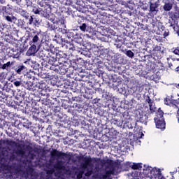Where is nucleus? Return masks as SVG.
Listing matches in <instances>:
<instances>
[{"instance_id": "2", "label": "nucleus", "mask_w": 179, "mask_h": 179, "mask_svg": "<svg viewBox=\"0 0 179 179\" xmlns=\"http://www.w3.org/2000/svg\"><path fill=\"white\" fill-rule=\"evenodd\" d=\"M155 122L156 128L158 129H166V122L164 121V117L163 116V110L159 109L156 117L154 118Z\"/></svg>"}, {"instance_id": "4", "label": "nucleus", "mask_w": 179, "mask_h": 179, "mask_svg": "<svg viewBox=\"0 0 179 179\" xmlns=\"http://www.w3.org/2000/svg\"><path fill=\"white\" fill-rule=\"evenodd\" d=\"M37 52V46L36 45H32L28 50L27 54L29 55H34Z\"/></svg>"}, {"instance_id": "17", "label": "nucleus", "mask_w": 179, "mask_h": 179, "mask_svg": "<svg viewBox=\"0 0 179 179\" xmlns=\"http://www.w3.org/2000/svg\"><path fill=\"white\" fill-rule=\"evenodd\" d=\"M14 85L17 87L20 86V85H22V82L15 81V82H14Z\"/></svg>"}, {"instance_id": "12", "label": "nucleus", "mask_w": 179, "mask_h": 179, "mask_svg": "<svg viewBox=\"0 0 179 179\" xmlns=\"http://www.w3.org/2000/svg\"><path fill=\"white\" fill-rule=\"evenodd\" d=\"M38 41H40V38H38V35H35L34 37H32V43H34V44H37Z\"/></svg>"}, {"instance_id": "16", "label": "nucleus", "mask_w": 179, "mask_h": 179, "mask_svg": "<svg viewBox=\"0 0 179 179\" xmlns=\"http://www.w3.org/2000/svg\"><path fill=\"white\" fill-rule=\"evenodd\" d=\"M32 12H34V13L35 15H39L40 14V10L38 8H34L32 10Z\"/></svg>"}, {"instance_id": "18", "label": "nucleus", "mask_w": 179, "mask_h": 179, "mask_svg": "<svg viewBox=\"0 0 179 179\" xmlns=\"http://www.w3.org/2000/svg\"><path fill=\"white\" fill-rule=\"evenodd\" d=\"M33 20H34V18H33V16H31L29 20V24H33Z\"/></svg>"}, {"instance_id": "19", "label": "nucleus", "mask_w": 179, "mask_h": 179, "mask_svg": "<svg viewBox=\"0 0 179 179\" xmlns=\"http://www.w3.org/2000/svg\"><path fill=\"white\" fill-rule=\"evenodd\" d=\"M173 52L176 54V55H179V50L178 49H175L173 50Z\"/></svg>"}, {"instance_id": "11", "label": "nucleus", "mask_w": 179, "mask_h": 179, "mask_svg": "<svg viewBox=\"0 0 179 179\" xmlns=\"http://www.w3.org/2000/svg\"><path fill=\"white\" fill-rule=\"evenodd\" d=\"M52 156H55L56 157H61V156H62V153L55 150L51 153Z\"/></svg>"}, {"instance_id": "21", "label": "nucleus", "mask_w": 179, "mask_h": 179, "mask_svg": "<svg viewBox=\"0 0 179 179\" xmlns=\"http://www.w3.org/2000/svg\"><path fill=\"white\" fill-rule=\"evenodd\" d=\"M89 164V161H86L85 162V165H84V167H85V169H86V167H87V165Z\"/></svg>"}, {"instance_id": "26", "label": "nucleus", "mask_w": 179, "mask_h": 179, "mask_svg": "<svg viewBox=\"0 0 179 179\" xmlns=\"http://www.w3.org/2000/svg\"><path fill=\"white\" fill-rule=\"evenodd\" d=\"M178 1H179V0H178Z\"/></svg>"}, {"instance_id": "13", "label": "nucleus", "mask_w": 179, "mask_h": 179, "mask_svg": "<svg viewBox=\"0 0 179 179\" xmlns=\"http://www.w3.org/2000/svg\"><path fill=\"white\" fill-rule=\"evenodd\" d=\"M125 55L129 57V58H134V57L135 56V54L133 53V52H131V50H127L125 52Z\"/></svg>"}, {"instance_id": "9", "label": "nucleus", "mask_w": 179, "mask_h": 179, "mask_svg": "<svg viewBox=\"0 0 179 179\" xmlns=\"http://www.w3.org/2000/svg\"><path fill=\"white\" fill-rule=\"evenodd\" d=\"M23 69H24V66H23V65L19 66L17 68L15 69V72H17V73H18V75H20V73H22V71H23Z\"/></svg>"}, {"instance_id": "24", "label": "nucleus", "mask_w": 179, "mask_h": 179, "mask_svg": "<svg viewBox=\"0 0 179 179\" xmlns=\"http://www.w3.org/2000/svg\"><path fill=\"white\" fill-rule=\"evenodd\" d=\"M143 135H144L143 133H142V134H141V136H143Z\"/></svg>"}, {"instance_id": "6", "label": "nucleus", "mask_w": 179, "mask_h": 179, "mask_svg": "<svg viewBox=\"0 0 179 179\" xmlns=\"http://www.w3.org/2000/svg\"><path fill=\"white\" fill-rule=\"evenodd\" d=\"M130 167H131V169H133V170H141L142 169V164L132 163L130 164Z\"/></svg>"}, {"instance_id": "25", "label": "nucleus", "mask_w": 179, "mask_h": 179, "mask_svg": "<svg viewBox=\"0 0 179 179\" xmlns=\"http://www.w3.org/2000/svg\"><path fill=\"white\" fill-rule=\"evenodd\" d=\"M21 0H17V2H20Z\"/></svg>"}, {"instance_id": "15", "label": "nucleus", "mask_w": 179, "mask_h": 179, "mask_svg": "<svg viewBox=\"0 0 179 179\" xmlns=\"http://www.w3.org/2000/svg\"><path fill=\"white\" fill-rule=\"evenodd\" d=\"M164 103L166 106H170V104H171V100H170L169 98H166L164 99Z\"/></svg>"}, {"instance_id": "22", "label": "nucleus", "mask_w": 179, "mask_h": 179, "mask_svg": "<svg viewBox=\"0 0 179 179\" xmlns=\"http://www.w3.org/2000/svg\"><path fill=\"white\" fill-rule=\"evenodd\" d=\"M176 71L179 73V66H178V67L176 69Z\"/></svg>"}, {"instance_id": "20", "label": "nucleus", "mask_w": 179, "mask_h": 179, "mask_svg": "<svg viewBox=\"0 0 179 179\" xmlns=\"http://www.w3.org/2000/svg\"><path fill=\"white\" fill-rule=\"evenodd\" d=\"M169 31H166L164 33V37H167L169 36Z\"/></svg>"}, {"instance_id": "1", "label": "nucleus", "mask_w": 179, "mask_h": 179, "mask_svg": "<svg viewBox=\"0 0 179 179\" xmlns=\"http://www.w3.org/2000/svg\"><path fill=\"white\" fill-rule=\"evenodd\" d=\"M143 172L139 171H135L132 172L131 176L134 179H164L162 176V171L160 169L148 165H144Z\"/></svg>"}, {"instance_id": "8", "label": "nucleus", "mask_w": 179, "mask_h": 179, "mask_svg": "<svg viewBox=\"0 0 179 179\" xmlns=\"http://www.w3.org/2000/svg\"><path fill=\"white\" fill-rule=\"evenodd\" d=\"M12 65V63L10 62H8L7 63L3 64L1 66V69H6L8 71V68H10V66Z\"/></svg>"}, {"instance_id": "23", "label": "nucleus", "mask_w": 179, "mask_h": 179, "mask_svg": "<svg viewBox=\"0 0 179 179\" xmlns=\"http://www.w3.org/2000/svg\"><path fill=\"white\" fill-rule=\"evenodd\" d=\"M177 89H179V83L176 85Z\"/></svg>"}, {"instance_id": "10", "label": "nucleus", "mask_w": 179, "mask_h": 179, "mask_svg": "<svg viewBox=\"0 0 179 179\" xmlns=\"http://www.w3.org/2000/svg\"><path fill=\"white\" fill-rule=\"evenodd\" d=\"M6 20H7V22H16V17L6 16Z\"/></svg>"}, {"instance_id": "5", "label": "nucleus", "mask_w": 179, "mask_h": 179, "mask_svg": "<svg viewBox=\"0 0 179 179\" xmlns=\"http://www.w3.org/2000/svg\"><path fill=\"white\" fill-rule=\"evenodd\" d=\"M147 101L149 104L150 111H152V113H153V111H155V110H156V107H155V103L149 97H148V99H147Z\"/></svg>"}, {"instance_id": "14", "label": "nucleus", "mask_w": 179, "mask_h": 179, "mask_svg": "<svg viewBox=\"0 0 179 179\" xmlns=\"http://www.w3.org/2000/svg\"><path fill=\"white\" fill-rule=\"evenodd\" d=\"M86 24H83L81 26H80V29L82 31H86Z\"/></svg>"}, {"instance_id": "7", "label": "nucleus", "mask_w": 179, "mask_h": 179, "mask_svg": "<svg viewBox=\"0 0 179 179\" xmlns=\"http://www.w3.org/2000/svg\"><path fill=\"white\" fill-rule=\"evenodd\" d=\"M163 9L166 12H169V10H171V9H173V4L171 3H166L163 6Z\"/></svg>"}, {"instance_id": "3", "label": "nucleus", "mask_w": 179, "mask_h": 179, "mask_svg": "<svg viewBox=\"0 0 179 179\" xmlns=\"http://www.w3.org/2000/svg\"><path fill=\"white\" fill-rule=\"evenodd\" d=\"M157 8H159V4L157 2L152 3V1L150 2V10L151 12H157Z\"/></svg>"}]
</instances>
